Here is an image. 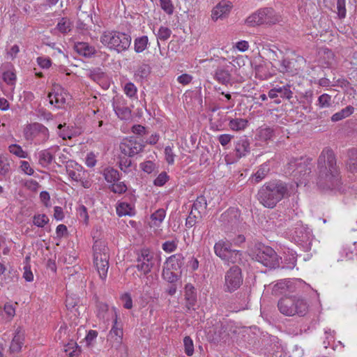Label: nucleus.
<instances>
[{"mask_svg":"<svg viewBox=\"0 0 357 357\" xmlns=\"http://www.w3.org/2000/svg\"><path fill=\"white\" fill-rule=\"evenodd\" d=\"M320 178L319 185L324 188L332 190H340L341 176L340 169L333 151L324 149L318 159Z\"/></svg>","mask_w":357,"mask_h":357,"instance_id":"nucleus-1","label":"nucleus"},{"mask_svg":"<svg viewBox=\"0 0 357 357\" xmlns=\"http://www.w3.org/2000/svg\"><path fill=\"white\" fill-rule=\"evenodd\" d=\"M289 196L288 185L280 180H273L263 185L257 199L265 207L273 208L282 199Z\"/></svg>","mask_w":357,"mask_h":357,"instance_id":"nucleus-2","label":"nucleus"},{"mask_svg":"<svg viewBox=\"0 0 357 357\" xmlns=\"http://www.w3.org/2000/svg\"><path fill=\"white\" fill-rule=\"evenodd\" d=\"M312 163L309 158H293L287 165V172L298 181V184L306 185L312 179Z\"/></svg>","mask_w":357,"mask_h":357,"instance_id":"nucleus-3","label":"nucleus"},{"mask_svg":"<svg viewBox=\"0 0 357 357\" xmlns=\"http://www.w3.org/2000/svg\"><path fill=\"white\" fill-rule=\"evenodd\" d=\"M100 43L110 50L121 53L127 51L132 38L128 33L118 31H105L100 36Z\"/></svg>","mask_w":357,"mask_h":357,"instance_id":"nucleus-4","label":"nucleus"},{"mask_svg":"<svg viewBox=\"0 0 357 357\" xmlns=\"http://www.w3.org/2000/svg\"><path fill=\"white\" fill-rule=\"evenodd\" d=\"M307 302L295 296L282 297L278 302V308L284 316L292 317L296 314L303 317L308 311Z\"/></svg>","mask_w":357,"mask_h":357,"instance_id":"nucleus-5","label":"nucleus"},{"mask_svg":"<svg viewBox=\"0 0 357 357\" xmlns=\"http://www.w3.org/2000/svg\"><path fill=\"white\" fill-rule=\"evenodd\" d=\"M253 259L269 268L279 267L281 257L270 246L258 243L255 245L252 250Z\"/></svg>","mask_w":357,"mask_h":357,"instance_id":"nucleus-6","label":"nucleus"},{"mask_svg":"<svg viewBox=\"0 0 357 357\" xmlns=\"http://www.w3.org/2000/svg\"><path fill=\"white\" fill-rule=\"evenodd\" d=\"M282 21L281 16L271 8L259 9L250 15L245 20L249 26L260 25L271 26L280 23Z\"/></svg>","mask_w":357,"mask_h":357,"instance_id":"nucleus-7","label":"nucleus"},{"mask_svg":"<svg viewBox=\"0 0 357 357\" xmlns=\"http://www.w3.org/2000/svg\"><path fill=\"white\" fill-rule=\"evenodd\" d=\"M24 135L26 140L35 141L36 144H40L49 139V130L41 123H33L24 129Z\"/></svg>","mask_w":357,"mask_h":357,"instance_id":"nucleus-8","label":"nucleus"},{"mask_svg":"<svg viewBox=\"0 0 357 357\" xmlns=\"http://www.w3.org/2000/svg\"><path fill=\"white\" fill-rule=\"evenodd\" d=\"M243 284L242 271L239 266H231L225 273V285L227 291L233 292Z\"/></svg>","mask_w":357,"mask_h":357,"instance_id":"nucleus-9","label":"nucleus"},{"mask_svg":"<svg viewBox=\"0 0 357 357\" xmlns=\"http://www.w3.org/2000/svg\"><path fill=\"white\" fill-rule=\"evenodd\" d=\"M120 149L122 153L128 157H132L143 151L145 145L142 140H138L137 137H130L129 139H125L120 144Z\"/></svg>","mask_w":357,"mask_h":357,"instance_id":"nucleus-10","label":"nucleus"},{"mask_svg":"<svg viewBox=\"0 0 357 357\" xmlns=\"http://www.w3.org/2000/svg\"><path fill=\"white\" fill-rule=\"evenodd\" d=\"M93 261L105 262L109 261V249L105 241L96 240L93 245Z\"/></svg>","mask_w":357,"mask_h":357,"instance_id":"nucleus-11","label":"nucleus"},{"mask_svg":"<svg viewBox=\"0 0 357 357\" xmlns=\"http://www.w3.org/2000/svg\"><path fill=\"white\" fill-rule=\"evenodd\" d=\"M68 93L64 91L60 85L54 86V92H50L48 98L51 105L54 104L56 107H61L66 103Z\"/></svg>","mask_w":357,"mask_h":357,"instance_id":"nucleus-12","label":"nucleus"},{"mask_svg":"<svg viewBox=\"0 0 357 357\" xmlns=\"http://www.w3.org/2000/svg\"><path fill=\"white\" fill-rule=\"evenodd\" d=\"M113 107L116 114L122 120L131 119V109L126 105L125 100L117 98L113 102Z\"/></svg>","mask_w":357,"mask_h":357,"instance_id":"nucleus-13","label":"nucleus"},{"mask_svg":"<svg viewBox=\"0 0 357 357\" xmlns=\"http://www.w3.org/2000/svg\"><path fill=\"white\" fill-rule=\"evenodd\" d=\"M295 290L293 281L289 279H283L278 280L273 287L272 294L275 296L285 294L289 292H293Z\"/></svg>","mask_w":357,"mask_h":357,"instance_id":"nucleus-14","label":"nucleus"},{"mask_svg":"<svg viewBox=\"0 0 357 357\" xmlns=\"http://www.w3.org/2000/svg\"><path fill=\"white\" fill-rule=\"evenodd\" d=\"M213 79L218 83L228 86L231 84L232 75L227 67H218L213 73Z\"/></svg>","mask_w":357,"mask_h":357,"instance_id":"nucleus-15","label":"nucleus"},{"mask_svg":"<svg viewBox=\"0 0 357 357\" xmlns=\"http://www.w3.org/2000/svg\"><path fill=\"white\" fill-rule=\"evenodd\" d=\"M235 155L238 158L245 156L250 151V143L246 136L241 137L235 144Z\"/></svg>","mask_w":357,"mask_h":357,"instance_id":"nucleus-16","label":"nucleus"},{"mask_svg":"<svg viewBox=\"0 0 357 357\" xmlns=\"http://www.w3.org/2000/svg\"><path fill=\"white\" fill-rule=\"evenodd\" d=\"M231 8V3L229 1H220L212 10L211 17L217 20L227 15Z\"/></svg>","mask_w":357,"mask_h":357,"instance_id":"nucleus-17","label":"nucleus"},{"mask_svg":"<svg viewBox=\"0 0 357 357\" xmlns=\"http://www.w3.org/2000/svg\"><path fill=\"white\" fill-rule=\"evenodd\" d=\"M185 307L188 310H195L197 303V293L195 287L191 284H187L185 287Z\"/></svg>","mask_w":357,"mask_h":357,"instance_id":"nucleus-18","label":"nucleus"},{"mask_svg":"<svg viewBox=\"0 0 357 357\" xmlns=\"http://www.w3.org/2000/svg\"><path fill=\"white\" fill-rule=\"evenodd\" d=\"M24 338V332L21 327H18L12 340L10 346V351L12 353H19L22 349Z\"/></svg>","mask_w":357,"mask_h":357,"instance_id":"nucleus-19","label":"nucleus"},{"mask_svg":"<svg viewBox=\"0 0 357 357\" xmlns=\"http://www.w3.org/2000/svg\"><path fill=\"white\" fill-rule=\"evenodd\" d=\"M275 67L283 74L293 75L296 73V68H294V62L288 58L282 57L281 60H278L275 64Z\"/></svg>","mask_w":357,"mask_h":357,"instance_id":"nucleus-20","label":"nucleus"},{"mask_svg":"<svg viewBox=\"0 0 357 357\" xmlns=\"http://www.w3.org/2000/svg\"><path fill=\"white\" fill-rule=\"evenodd\" d=\"M231 250V243L225 239L218 241L214 245V252L215 255L222 260L225 257L226 255L229 253Z\"/></svg>","mask_w":357,"mask_h":357,"instance_id":"nucleus-21","label":"nucleus"},{"mask_svg":"<svg viewBox=\"0 0 357 357\" xmlns=\"http://www.w3.org/2000/svg\"><path fill=\"white\" fill-rule=\"evenodd\" d=\"M59 149V146L52 147L51 149H44L39 152L38 160L39 163L43 167H47L52 163L54 156V153Z\"/></svg>","mask_w":357,"mask_h":357,"instance_id":"nucleus-22","label":"nucleus"},{"mask_svg":"<svg viewBox=\"0 0 357 357\" xmlns=\"http://www.w3.org/2000/svg\"><path fill=\"white\" fill-rule=\"evenodd\" d=\"M270 172V166L268 162H264L261 164L259 167L257 171L252 175L250 181L251 183L254 184L259 183L263 179L266 178V176Z\"/></svg>","mask_w":357,"mask_h":357,"instance_id":"nucleus-23","label":"nucleus"},{"mask_svg":"<svg viewBox=\"0 0 357 357\" xmlns=\"http://www.w3.org/2000/svg\"><path fill=\"white\" fill-rule=\"evenodd\" d=\"M167 267L178 271L184 265V257L181 253H177L169 257L167 261Z\"/></svg>","mask_w":357,"mask_h":357,"instance_id":"nucleus-24","label":"nucleus"},{"mask_svg":"<svg viewBox=\"0 0 357 357\" xmlns=\"http://www.w3.org/2000/svg\"><path fill=\"white\" fill-rule=\"evenodd\" d=\"M74 50L79 54L85 57H89L95 54V48L87 43L79 42L74 45Z\"/></svg>","mask_w":357,"mask_h":357,"instance_id":"nucleus-25","label":"nucleus"},{"mask_svg":"<svg viewBox=\"0 0 357 357\" xmlns=\"http://www.w3.org/2000/svg\"><path fill=\"white\" fill-rule=\"evenodd\" d=\"M66 172L68 176L73 181L78 182L82 178V167L75 163L74 165H68L66 166Z\"/></svg>","mask_w":357,"mask_h":357,"instance_id":"nucleus-26","label":"nucleus"},{"mask_svg":"<svg viewBox=\"0 0 357 357\" xmlns=\"http://www.w3.org/2000/svg\"><path fill=\"white\" fill-rule=\"evenodd\" d=\"M152 266L153 264L151 262H150V258L149 257L148 255L146 256L142 255V257L138 259L137 264L136 266L137 268L139 271H142L144 274H147L149 273Z\"/></svg>","mask_w":357,"mask_h":357,"instance_id":"nucleus-27","label":"nucleus"},{"mask_svg":"<svg viewBox=\"0 0 357 357\" xmlns=\"http://www.w3.org/2000/svg\"><path fill=\"white\" fill-rule=\"evenodd\" d=\"M207 208V202L204 196L200 195L197 197L194 202L192 209L194 212L202 215L205 213Z\"/></svg>","mask_w":357,"mask_h":357,"instance_id":"nucleus-28","label":"nucleus"},{"mask_svg":"<svg viewBox=\"0 0 357 357\" xmlns=\"http://www.w3.org/2000/svg\"><path fill=\"white\" fill-rule=\"evenodd\" d=\"M248 126V121L245 119L236 118L231 119L229 121V126L234 131H241L245 130Z\"/></svg>","mask_w":357,"mask_h":357,"instance_id":"nucleus-29","label":"nucleus"},{"mask_svg":"<svg viewBox=\"0 0 357 357\" xmlns=\"http://www.w3.org/2000/svg\"><path fill=\"white\" fill-rule=\"evenodd\" d=\"M274 135L275 130L273 128L265 126L259 128L257 135L259 140L266 142L271 140Z\"/></svg>","mask_w":357,"mask_h":357,"instance_id":"nucleus-30","label":"nucleus"},{"mask_svg":"<svg viewBox=\"0 0 357 357\" xmlns=\"http://www.w3.org/2000/svg\"><path fill=\"white\" fill-rule=\"evenodd\" d=\"M149 38L147 36H142L134 40V50L136 53L144 52L148 46Z\"/></svg>","mask_w":357,"mask_h":357,"instance_id":"nucleus-31","label":"nucleus"},{"mask_svg":"<svg viewBox=\"0 0 357 357\" xmlns=\"http://www.w3.org/2000/svg\"><path fill=\"white\" fill-rule=\"evenodd\" d=\"M123 329L121 325L117 322V316L114 321V324L111 331H109V336L111 338L115 337L118 342H121L123 337Z\"/></svg>","mask_w":357,"mask_h":357,"instance_id":"nucleus-32","label":"nucleus"},{"mask_svg":"<svg viewBox=\"0 0 357 357\" xmlns=\"http://www.w3.org/2000/svg\"><path fill=\"white\" fill-rule=\"evenodd\" d=\"M354 109L352 106H347L341 111L334 114L331 117V120L334 122L339 121L349 116L354 113Z\"/></svg>","mask_w":357,"mask_h":357,"instance_id":"nucleus-33","label":"nucleus"},{"mask_svg":"<svg viewBox=\"0 0 357 357\" xmlns=\"http://www.w3.org/2000/svg\"><path fill=\"white\" fill-rule=\"evenodd\" d=\"M213 331L214 333L213 340L215 342L225 339L228 335L225 327L222 324L215 325L213 328Z\"/></svg>","mask_w":357,"mask_h":357,"instance_id":"nucleus-34","label":"nucleus"},{"mask_svg":"<svg viewBox=\"0 0 357 357\" xmlns=\"http://www.w3.org/2000/svg\"><path fill=\"white\" fill-rule=\"evenodd\" d=\"M65 352L68 353L69 357H77L80 352V348L74 341H70L65 346Z\"/></svg>","mask_w":357,"mask_h":357,"instance_id":"nucleus-35","label":"nucleus"},{"mask_svg":"<svg viewBox=\"0 0 357 357\" xmlns=\"http://www.w3.org/2000/svg\"><path fill=\"white\" fill-rule=\"evenodd\" d=\"M105 179L108 183H114L119 180V173L114 168H106L103 173Z\"/></svg>","mask_w":357,"mask_h":357,"instance_id":"nucleus-36","label":"nucleus"},{"mask_svg":"<svg viewBox=\"0 0 357 357\" xmlns=\"http://www.w3.org/2000/svg\"><path fill=\"white\" fill-rule=\"evenodd\" d=\"M116 213L119 216L132 215L134 214L133 208L131 206L125 202L120 203L116 207Z\"/></svg>","mask_w":357,"mask_h":357,"instance_id":"nucleus-37","label":"nucleus"},{"mask_svg":"<svg viewBox=\"0 0 357 357\" xmlns=\"http://www.w3.org/2000/svg\"><path fill=\"white\" fill-rule=\"evenodd\" d=\"M163 278L169 283H174L178 280L179 275L174 270L169 267H166L162 271Z\"/></svg>","mask_w":357,"mask_h":357,"instance_id":"nucleus-38","label":"nucleus"},{"mask_svg":"<svg viewBox=\"0 0 357 357\" xmlns=\"http://www.w3.org/2000/svg\"><path fill=\"white\" fill-rule=\"evenodd\" d=\"M96 270L99 274L100 278L102 280H105L107 275V271L109 268V261L105 262L93 261Z\"/></svg>","mask_w":357,"mask_h":357,"instance_id":"nucleus-39","label":"nucleus"},{"mask_svg":"<svg viewBox=\"0 0 357 357\" xmlns=\"http://www.w3.org/2000/svg\"><path fill=\"white\" fill-rule=\"evenodd\" d=\"M222 260L229 264L238 263L241 260V253L238 250L231 249Z\"/></svg>","mask_w":357,"mask_h":357,"instance_id":"nucleus-40","label":"nucleus"},{"mask_svg":"<svg viewBox=\"0 0 357 357\" xmlns=\"http://www.w3.org/2000/svg\"><path fill=\"white\" fill-rule=\"evenodd\" d=\"M291 86L286 84L282 86H275L276 91H278V96L283 99L290 100L292 98L293 92L290 89Z\"/></svg>","mask_w":357,"mask_h":357,"instance_id":"nucleus-41","label":"nucleus"},{"mask_svg":"<svg viewBox=\"0 0 357 357\" xmlns=\"http://www.w3.org/2000/svg\"><path fill=\"white\" fill-rule=\"evenodd\" d=\"M349 171L357 177V151H352L348 162Z\"/></svg>","mask_w":357,"mask_h":357,"instance_id":"nucleus-42","label":"nucleus"},{"mask_svg":"<svg viewBox=\"0 0 357 357\" xmlns=\"http://www.w3.org/2000/svg\"><path fill=\"white\" fill-rule=\"evenodd\" d=\"M166 212L163 208H159L151 215V219L153 222L154 226H159L163 221Z\"/></svg>","mask_w":357,"mask_h":357,"instance_id":"nucleus-43","label":"nucleus"},{"mask_svg":"<svg viewBox=\"0 0 357 357\" xmlns=\"http://www.w3.org/2000/svg\"><path fill=\"white\" fill-rule=\"evenodd\" d=\"M10 169V165L8 158L3 155H0V175H6Z\"/></svg>","mask_w":357,"mask_h":357,"instance_id":"nucleus-44","label":"nucleus"},{"mask_svg":"<svg viewBox=\"0 0 357 357\" xmlns=\"http://www.w3.org/2000/svg\"><path fill=\"white\" fill-rule=\"evenodd\" d=\"M58 30L62 33H66L71 30V23L67 18L63 17L56 25Z\"/></svg>","mask_w":357,"mask_h":357,"instance_id":"nucleus-45","label":"nucleus"},{"mask_svg":"<svg viewBox=\"0 0 357 357\" xmlns=\"http://www.w3.org/2000/svg\"><path fill=\"white\" fill-rule=\"evenodd\" d=\"M151 73V67L149 65L146 63L141 64L137 70H136L135 75L137 77H140L141 79H144L147 77Z\"/></svg>","mask_w":357,"mask_h":357,"instance_id":"nucleus-46","label":"nucleus"},{"mask_svg":"<svg viewBox=\"0 0 357 357\" xmlns=\"http://www.w3.org/2000/svg\"><path fill=\"white\" fill-rule=\"evenodd\" d=\"M8 149L11 153L19 158H26L27 157V153L23 151L22 147L18 144H11L9 146Z\"/></svg>","mask_w":357,"mask_h":357,"instance_id":"nucleus-47","label":"nucleus"},{"mask_svg":"<svg viewBox=\"0 0 357 357\" xmlns=\"http://www.w3.org/2000/svg\"><path fill=\"white\" fill-rule=\"evenodd\" d=\"M335 332L331 329H325L324 336L323 337V345L324 348H328L334 341Z\"/></svg>","mask_w":357,"mask_h":357,"instance_id":"nucleus-48","label":"nucleus"},{"mask_svg":"<svg viewBox=\"0 0 357 357\" xmlns=\"http://www.w3.org/2000/svg\"><path fill=\"white\" fill-rule=\"evenodd\" d=\"M185 353L187 356H191L194 354L193 341L190 336H185L183 339Z\"/></svg>","mask_w":357,"mask_h":357,"instance_id":"nucleus-49","label":"nucleus"},{"mask_svg":"<svg viewBox=\"0 0 357 357\" xmlns=\"http://www.w3.org/2000/svg\"><path fill=\"white\" fill-rule=\"evenodd\" d=\"M202 217V215L194 212L193 210H191L190 214L186 218L185 226L188 228L193 227L196 222L197 219H201Z\"/></svg>","mask_w":357,"mask_h":357,"instance_id":"nucleus-50","label":"nucleus"},{"mask_svg":"<svg viewBox=\"0 0 357 357\" xmlns=\"http://www.w3.org/2000/svg\"><path fill=\"white\" fill-rule=\"evenodd\" d=\"M161 8L168 15L174 13V7L171 0H159Z\"/></svg>","mask_w":357,"mask_h":357,"instance_id":"nucleus-51","label":"nucleus"},{"mask_svg":"<svg viewBox=\"0 0 357 357\" xmlns=\"http://www.w3.org/2000/svg\"><path fill=\"white\" fill-rule=\"evenodd\" d=\"M49 221V218L45 214L35 215L33 216V224L38 227H43Z\"/></svg>","mask_w":357,"mask_h":357,"instance_id":"nucleus-52","label":"nucleus"},{"mask_svg":"<svg viewBox=\"0 0 357 357\" xmlns=\"http://www.w3.org/2000/svg\"><path fill=\"white\" fill-rule=\"evenodd\" d=\"M172 31L166 26H160L157 33V38L160 40H167L171 36Z\"/></svg>","mask_w":357,"mask_h":357,"instance_id":"nucleus-53","label":"nucleus"},{"mask_svg":"<svg viewBox=\"0 0 357 357\" xmlns=\"http://www.w3.org/2000/svg\"><path fill=\"white\" fill-rule=\"evenodd\" d=\"M109 188L114 193L122 194L127 190V186L123 182H118L112 184Z\"/></svg>","mask_w":357,"mask_h":357,"instance_id":"nucleus-54","label":"nucleus"},{"mask_svg":"<svg viewBox=\"0 0 357 357\" xmlns=\"http://www.w3.org/2000/svg\"><path fill=\"white\" fill-rule=\"evenodd\" d=\"M337 10L340 18L342 19L346 17V1L345 0H337Z\"/></svg>","mask_w":357,"mask_h":357,"instance_id":"nucleus-55","label":"nucleus"},{"mask_svg":"<svg viewBox=\"0 0 357 357\" xmlns=\"http://www.w3.org/2000/svg\"><path fill=\"white\" fill-rule=\"evenodd\" d=\"M165 160L169 165H172L174 162V153H173L171 146H167L165 149Z\"/></svg>","mask_w":357,"mask_h":357,"instance_id":"nucleus-56","label":"nucleus"},{"mask_svg":"<svg viewBox=\"0 0 357 357\" xmlns=\"http://www.w3.org/2000/svg\"><path fill=\"white\" fill-rule=\"evenodd\" d=\"M168 178L166 172H161L154 180V185L156 186H162L167 181Z\"/></svg>","mask_w":357,"mask_h":357,"instance_id":"nucleus-57","label":"nucleus"},{"mask_svg":"<svg viewBox=\"0 0 357 357\" xmlns=\"http://www.w3.org/2000/svg\"><path fill=\"white\" fill-rule=\"evenodd\" d=\"M20 169L26 174L31 176L34 173L33 169L30 166L27 161L22 160L20 162Z\"/></svg>","mask_w":357,"mask_h":357,"instance_id":"nucleus-58","label":"nucleus"},{"mask_svg":"<svg viewBox=\"0 0 357 357\" xmlns=\"http://www.w3.org/2000/svg\"><path fill=\"white\" fill-rule=\"evenodd\" d=\"M124 91H125V93L128 96L132 98L135 96L136 92H137V89H136L135 86L134 85V84L129 82L126 84V86L124 87Z\"/></svg>","mask_w":357,"mask_h":357,"instance_id":"nucleus-59","label":"nucleus"},{"mask_svg":"<svg viewBox=\"0 0 357 357\" xmlns=\"http://www.w3.org/2000/svg\"><path fill=\"white\" fill-rule=\"evenodd\" d=\"M78 303V298H75L72 295H67L66 299V306L68 309L74 308Z\"/></svg>","mask_w":357,"mask_h":357,"instance_id":"nucleus-60","label":"nucleus"},{"mask_svg":"<svg viewBox=\"0 0 357 357\" xmlns=\"http://www.w3.org/2000/svg\"><path fill=\"white\" fill-rule=\"evenodd\" d=\"M162 249L163 250H165V252H174L176 248H177V245L175 241H165L162 245Z\"/></svg>","mask_w":357,"mask_h":357,"instance_id":"nucleus-61","label":"nucleus"},{"mask_svg":"<svg viewBox=\"0 0 357 357\" xmlns=\"http://www.w3.org/2000/svg\"><path fill=\"white\" fill-rule=\"evenodd\" d=\"M234 136L229 134H222L218 137V142L222 146H227L231 140L233 139Z\"/></svg>","mask_w":357,"mask_h":357,"instance_id":"nucleus-62","label":"nucleus"},{"mask_svg":"<svg viewBox=\"0 0 357 357\" xmlns=\"http://www.w3.org/2000/svg\"><path fill=\"white\" fill-rule=\"evenodd\" d=\"M16 79V75L13 72L6 71L3 73V79L7 84H13V82Z\"/></svg>","mask_w":357,"mask_h":357,"instance_id":"nucleus-63","label":"nucleus"},{"mask_svg":"<svg viewBox=\"0 0 357 357\" xmlns=\"http://www.w3.org/2000/svg\"><path fill=\"white\" fill-rule=\"evenodd\" d=\"M121 300L124 302L123 307L125 308L131 309L132 307V300L129 294H124L121 296Z\"/></svg>","mask_w":357,"mask_h":357,"instance_id":"nucleus-64","label":"nucleus"}]
</instances>
